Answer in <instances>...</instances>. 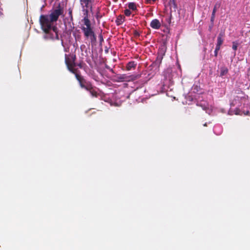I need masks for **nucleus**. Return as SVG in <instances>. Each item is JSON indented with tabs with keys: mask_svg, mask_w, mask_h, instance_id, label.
Listing matches in <instances>:
<instances>
[{
	"mask_svg": "<svg viewBox=\"0 0 250 250\" xmlns=\"http://www.w3.org/2000/svg\"><path fill=\"white\" fill-rule=\"evenodd\" d=\"M63 9L60 6L54 10L49 15H41L40 22L43 30L46 33L45 38L58 39L57 28L54 25L59 17L62 14Z\"/></svg>",
	"mask_w": 250,
	"mask_h": 250,
	"instance_id": "nucleus-1",
	"label": "nucleus"
},
{
	"mask_svg": "<svg viewBox=\"0 0 250 250\" xmlns=\"http://www.w3.org/2000/svg\"><path fill=\"white\" fill-rule=\"evenodd\" d=\"M79 81L81 86L83 88H84L87 90H90L91 94L93 96H97V92L94 90H92V86L90 83H86L85 81V79H77Z\"/></svg>",
	"mask_w": 250,
	"mask_h": 250,
	"instance_id": "nucleus-2",
	"label": "nucleus"
},
{
	"mask_svg": "<svg viewBox=\"0 0 250 250\" xmlns=\"http://www.w3.org/2000/svg\"><path fill=\"white\" fill-rule=\"evenodd\" d=\"M138 79H131L128 81L127 85L134 89H138L143 85V83H139Z\"/></svg>",
	"mask_w": 250,
	"mask_h": 250,
	"instance_id": "nucleus-3",
	"label": "nucleus"
},
{
	"mask_svg": "<svg viewBox=\"0 0 250 250\" xmlns=\"http://www.w3.org/2000/svg\"><path fill=\"white\" fill-rule=\"evenodd\" d=\"M83 31V32L84 36L86 38H89L91 35H93L94 32L91 29V27H83L82 28Z\"/></svg>",
	"mask_w": 250,
	"mask_h": 250,
	"instance_id": "nucleus-4",
	"label": "nucleus"
},
{
	"mask_svg": "<svg viewBox=\"0 0 250 250\" xmlns=\"http://www.w3.org/2000/svg\"><path fill=\"white\" fill-rule=\"evenodd\" d=\"M91 0H80L81 4L83 8V11L87 12V8L90 7V3Z\"/></svg>",
	"mask_w": 250,
	"mask_h": 250,
	"instance_id": "nucleus-5",
	"label": "nucleus"
},
{
	"mask_svg": "<svg viewBox=\"0 0 250 250\" xmlns=\"http://www.w3.org/2000/svg\"><path fill=\"white\" fill-rule=\"evenodd\" d=\"M220 5H221V3L220 2H217L215 3V4L214 6V8H213V11L212 12V14H211V19H210V21L212 23L213 22L214 20L215 13H216L217 10L218 8H219V7H220Z\"/></svg>",
	"mask_w": 250,
	"mask_h": 250,
	"instance_id": "nucleus-6",
	"label": "nucleus"
},
{
	"mask_svg": "<svg viewBox=\"0 0 250 250\" xmlns=\"http://www.w3.org/2000/svg\"><path fill=\"white\" fill-rule=\"evenodd\" d=\"M161 23L157 19L153 20L150 24L151 27L155 29H158L161 27Z\"/></svg>",
	"mask_w": 250,
	"mask_h": 250,
	"instance_id": "nucleus-7",
	"label": "nucleus"
},
{
	"mask_svg": "<svg viewBox=\"0 0 250 250\" xmlns=\"http://www.w3.org/2000/svg\"><path fill=\"white\" fill-rule=\"evenodd\" d=\"M137 65V63L135 62H130L126 65V69L127 70H132L134 69Z\"/></svg>",
	"mask_w": 250,
	"mask_h": 250,
	"instance_id": "nucleus-8",
	"label": "nucleus"
},
{
	"mask_svg": "<svg viewBox=\"0 0 250 250\" xmlns=\"http://www.w3.org/2000/svg\"><path fill=\"white\" fill-rule=\"evenodd\" d=\"M124 21V17L122 15L119 16L116 20V22L117 24V25L121 24Z\"/></svg>",
	"mask_w": 250,
	"mask_h": 250,
	"instance_id": "nucleus-9",
	"label": "nucleus"
},
{
	"mask_svg": "<svg viewBox=\"0 0 250 250\" xmlns=\"http://www.w3.org/2000/svg\"><path fill=\"white\" fill-rule=\"evenodd\" d=\"M83 21L84 25H85V27H91L90 21L88 20L87 16H85L84 17V18L83 19Z\"/></svg>",
	"mask_w": 250,
	"mask_h": 250,
	"instance_id": "nucleus-10",
	"label": "nucleus"
},
{
	"mask_svg": "<svg viewBox=\"0 0 250 250\" xmlns=\"http://www.w3.org/2000/svg\"><path fill=\"white\" fill-rule=\"evenodd\" d=\"M228 69L227 68L223 67L221 68L220 76H223L228 73Z\"/></svg>",
	"mask_w": 250,
	"mask_h": 250,
	"instance_id": "nucleus-11",
	"label": "nucleus"
},
{
	"mask_svg": "<svg viewBox=\"0 0 250 250\" xmlns=\"http://www.w3.org/2000/svg\"><path fill=\"white\" fill-rule=\"evenodd\" d=\"M128 8L129 9L134 11L136 10V4L134 2H129L128 3Z\"/></svg>",
	"mask_w": 250,
	"mask_h": 250,
	"instance_id": "nucleus-12",
	"label": "nucleus"
},
{
	"mask_svg": "<svg viewBox=\"0 0 250 250\" xmlns=\"http://www.w3.org/2000/svg\"><path fill=\"white\" fill-rule=\"evenodd\" d=\"M223 42V39L220 37H217V42L216 46L220 47Z\"/></svg>",
	"mask_w": 250,
	"mask_h": 250,
	"instance_id": "nucleus-13",
	"label": "nucleus"
},
{
	"mask_svg": "<svg viewBox=\"0 0 250 250\" xmlns=\"http://www.w3.org/2000/svg\"><path fill=\"white\" fill-rule=\"evenodd\" d=\"M89 38L90 39L92 42H94L96 41V38L95 36L94 33L93 34V35H91L89 37Z\"/></svg>",
	"mask_w": 250,
	"mask_h": 250,
	"instance_id": "nucleus-14",
	"label": "nucleus"
},
{
	"mask_svg": "<svg viewBox=\"0 0 250 250\" xmlns=\"http://www.w3.org/2000/svg\"><path fill=\"white\" fill-rule=\"evenodd\" d=\"M237 47H238V44L235 42H233V43H232V49L234 50H236L237 49Z\"/></svg>",
	"mask_w": 250,
	"mask_h": 250,
	"instance_id": "nucleus-15",
	"label": "nucleus"
},
{
	"mask_svg": "<svg viewBox=\"0 0 250 250\" xmlns=\"http://www.w3.org/2000/svg\"><path fill=\"white\" fill-rule=\"evenodd\" d=\"M125 14L126 16H129L131 14V12L130 11V9H125Z\"/></svg>",
	"mask_w": 250,
	"mask_h": 250,
	"instance_id": "nucleus-16",
	"label": "nucleus"
},
{
	"mask_svg": "<svg viewBox=\"0 0 250 250\" xmlns=\"http://www.w3.org/2000/svg\"><path fill=\"white\" fill-rule=\"evenodd\" d=\"M220 47H218L217 46H216V48H215V50L214 51V55H215V56L216 57L217 56L218 51L220 50Z\"/></svg>",
	"mask_w": 250,
	"mask_h": 250,
	"instance_id": "nucleus-17",
	"label": "nucleus"
},
{
	"mask_svg": "<svg viewBox=\"0 0 250 250\" xmlns=\"http://www.w3.org/2000/svg\"><path fill=\"white\" fill-rule=\"evenodd\" d=\"M67 67L69 69V70L71 71V72H73V66L72 65H68L67 64Z\"/></svg>",
	"mask_w": 250,
	"mask_h": 250,
	"instance_id": "nucleus-18",
	"label": "nucleus"
},
{
	"mask_svg": "<svg viewBox=\"0 0 250 250\" xmlns=\"http://www.w3.org/2000/svg\"><path fill=\"white\" fill-rule=\"evenodd\" d=\"M224 32H221L220 34H219L218 37H220L221 38H223L224 36Z\"/></svg>",
	"mask_w": 250,
	"mask_h": 250,
	"instance_id": "nucleus-19",
	"label": "nucleus"
},
{
	"mask_svg": "<svg viewBox=\"0 0 250 250\" xmlns=\"http://www.w3.org/2000/svg\"><path fill=\"white\" fill-rule=\"evenodd\" d=\"M156 0H147L148 3H150L151 1L155 2Z\"/></svg>",
	"mask_w": 250,
	"mask_h": 250,
	"instance_id": "nucleus-20",
	"label": "nucleus"
},
{
	"mask_svg": "<svg viewBox=\"0 0 250 250\" xmlns=\"http://www.w3.org/2000/svg\"><path fill=\"white\" fill-rule=\"evenodd\" d=\"M201 106L202 107L203 109L204 110H206L207 109V107L206 106H202V105H201Z\"/></svg>",
	"mask_w": 250,
	"mask_h": 250,
	"instance_id": "nucleus-21",
	"label": "nucleus"
},
{
	"mask_svg": "<svg viewBox=\"0 0 250 250\" xmlns=\"http://www.w3.org/2000/svg\"><path fill=\"white\" fill-rule=\"evenodd\" d=\"M171 77H176V76H175V75L174 74H172L171 75Z\"/></svg>",
	"mask_w": 250,
	"mask_h": 250,
	"instance_id": "nucleus-22",
	"label": "nucleus"
},
{
	"mask_svg": "<svg viewBox=\"0 0 250 250\" xmlns=\"http://www.w3.org/2000/svg\"><path fill=\"white\" fill-rule=\"evenodd\" d=\"M69 14L71 15V14H72L71 11H69Z\"/></svg>",
	"mask_w": 250,
	"mask_h": 250,
	"instance_id": "nucleus-23",
	"label": "nucleus"
},
{
	"mask_svg": "<svg viewBox=\"0 0 250 250\" xmlns=\"http://www.w3.org/2000/svg\"><path fill=\"white\" fill-rule=\"evenodd\" d=\"M249 113V111H247L246 114H248Z\"/></svg>",
	"mask_w": 250,
	"mask_h": 250,
	"instance_id": "nucleus-24",
	"label": "nucleus"
},
{
	"mask_svg": "<svg viewBox=\"0 0 250 250\" xmlns=\"http://www.w3.org/2000/svg\"><path fill=\"white\" fill-rule=\"evenodd\" d=\"M63 42L62 41V45H63Z\"/></svg>",
	"mask_w": 250,
	"mask_h": 250,
	"instance_id": "nucleus-25",
	"label": "nucleus"
},
{
	"mask_svg": "<svg viewBox=\"0 0 250 250\" xmlns=\"http://www.w3.org/2000/svg\"><path fill=\"white\" fill-rule=\"evenodd\" d=\"M115 82H119V81H115Z\"/></svg>",
	"mask_w": 250,
	"mask_h": 250,
	"instance_id": "nucleus-26",
	"label": "nucleus"
}]
</instances>
